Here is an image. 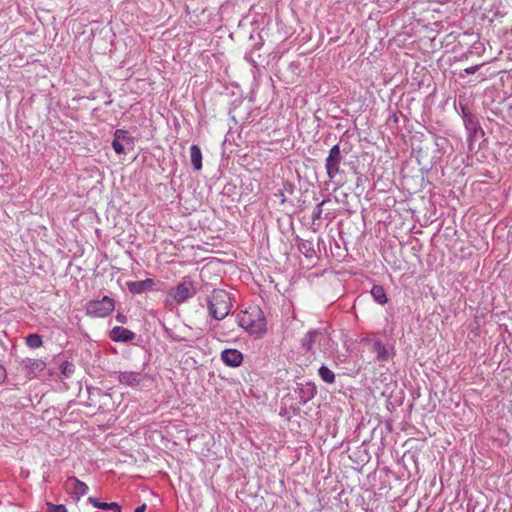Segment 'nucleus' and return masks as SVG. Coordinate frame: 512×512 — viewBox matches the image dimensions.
Instances as JSON below:
<instances>
[{
  "instance_id": "1",
  "label": "nucleus",
  "mask_w": 512,
  "mask_h": 512,
  "mask_svg": "<svg viewBox=\"0 0 512 512\" xmlns=\"http://www.w3.org/2000/svg\"><path fill=\"white\" fill-rule=\"evenodd\" d=\"M238 324L255 337H262L266 332V319L258 306L250 307L237 316Z\"/></svg>"
},
{
  "instance_id": "2",
  "label": "nucleus",
  "mask_w": 512,
  "mask_h": 512,
  "mask_svg": "<svg viewBox=\"0 0 512 512\" xmlns=\"http://www.w3.org/2000/svg\"><path fill=\"white\" fill-rule=\"evenodd\" d=\"M209 315L215 320H223L231 311L232 300L229 293L223 289H213L207 297Z\"/></svg>"
},
{
  "instance_id": "3",
  "label": "nucleus",
  "mask_w": 512,
  "mask_h": 512,
  "mask_svg": "<svg viewBox=\"0 0 512 512\" xmlns=\"http://www.w3.org/2000/svg\"><path fill=\"white\" fill-rule=\"evenodd\" d=\"M197 293L194 281L186 276L175 287L169 289L166 304L169 306L181 305L193 298Z\"/></svg>"
},
{
  "instance_id": "4",
  "label": "nucleus",
  "mask_w": 512,
  "mask_h": 512,
  "mask_svg": "<svg viewBox=\"0 0 512 512\" xmlns=\"http://www.w3.org/2000/svg\"><path fill=\"white\" fill-rule=\"evenodd\" d=\"M115 302L109 296H103L98 300H91L86 304V314L93 318H104L112 313Z\"/></svg>"
},
{
  "instance_id": "5",
  "label": "nucleus",
  "mask_w": 512,
  "mask_h": 512,
  "mask_svg": "<svg viewBox=\"0 0 512 512\" xmlns=\"http://www.w3.org/2000/svg\"><path fill=\"white\" fill-rule=\"evenodd\" d=\"M342 160L343 156L339 144L332 146L325 159L326 173L331 181H335L336 177L340 174Z\"/></svg>"
},
{
  "instance_id": "6",
  "label": "nucleus",
  "mask_w": 512,
  "mask_h": 512,
  "mask_svg": "<svg viewBox=\"0 0 512 512\" xmlns=\"http://www.w3.org/2000/svg\"><path fill=\"white\" fill-rule=\"evenodd\" d=\"M65 490L69 493L71 499L77 503L81 497L87 494L88 486L74 476H70L64 483Z\"/></svg>"
},
{
  "instance_id": "7",
  "label": "nucleus",
  "mask_w": 512,
  "mask_h": 512,
  "mask_svg": "<svg viewBox=\"0 0 512 512\" xmlns=\"http://www.w3.org/2000/svg\"><path fill=\"white\" fill-rule=\"evenodd\" d=\"M463 123L468 134L467 141L469 144V148L470 150H472V143L474 138H476L478 134L483 135L484 132L480 126L477 116L473 113L463 118Z\"/></svg>"
},
{
  "instance_id": "8",
  "label": "nucleus",
  "mask_w": 512,
  "mask_h": 512,
  "mask_svg": "<svg viewBox=\"0 0 512 512\" xmlns=\"http://www.w3.org/2000/svg\"><path fill=\"white\" fill-rule=\"evenodd\" d=\"M327 339V333L321 329H311L301 339V347L308 352L313 351L316 342L325 341Z\"/></svg>"
},
{
  "instance_id": "9",
  "label": "nucleus",
  "mask_w": 512,
  "mask_h": 512,
  "mask_svg": "<svg viewBox=\"0 0 512 512\" xmlns=\"http://www.w3.org/2000/svg\"><path fill=\"white\" fill-rule=\"evenodd\" d=\"M26 377L33 379L37 377L46 367V363L42 359L25 358L21 363Z\"/></svg>"
},
{
  "instance_id": "10",
  "label": "nucleus",
  "mask_w": 512,
  "mask_h": 512,
  "mask_svg": "<svg viewBox=\"0 0 512 512\" xmlns=\"http://www.w3.org/2000/svg\"><path fill=\"white\" fill-rule=\"evenodd\" d=\"M299 403L302 405L307 404L317 394V388L313 382H306L299 384L295 390Z\"/></svg>"
},
{
  "instance_id": "11",
  "label": "nucleus",
  "mask_w": 512,
  "mask_h": 512,
  "mask_svg": "<svg viewBox=\"0 0 512 512\" xmlns=\"http://www.w3.org/2000/svg\"><path fill=\"white\" fill-rule=\"evenodd\" d=\"M109 337L114 342L128 343L136 338V333L122 326H115L109 332Z\"/></svg>"
},
{
  "instance_id": "12",
  "label": "nucleus",
  "mask_w": 512,
  "mask_h": 512,
  "mask_svg": "<svg viewBox=\"0 0 512 512\" xmlns=\"http://www.w3.org/2000/svg\"><path fill=\"white\" fill-rule=\"evenodd\" d=\"M243 359L242 352L237 349L229 348L221 352V360L228 367L236 368L241 366Z\"/></svg>"
},
{
  "instance_id": "13",
  "label": "nucleus",
  "mask_w": 512,
  "mask_h": 512,
  "mask_svg": "<svg viewBox=\"0 0 512 512\" xmlns=\"http://www.w3.org/2000/svg\"><path fill=\"white\" fill-rule=\"evenodd\" d=\"M156 281L152 278H147L140 281H129L127 282V288L132 294H142L147 291L155 290L154 286Z\"/></svg>"
},
{
  "instance_id": "14",
  "label": "nucleus",
  "mask_w": 512,
  "mask_h": 512,
  "mask_svg": "<svg viewBox=\"0 0 512 512\" xmlns=\"http://www.w3.org/2000/svg\"><path fill=\"white\" fill-rule=\"evenodd\" d=\"M118 381L122 385L135 387L142 381V375L140 372L135 371H121L118 372Z\"/></svg>"
},
{
  "instance_id": "15",
  "label": "nucleus",
  "mask_w": 512,
  "mask_h": 512,
  "mask_svg": "<svg viewBox=\"0 0 512 512\" xmlns=\"http://www.w3.org/2000/svg\"><path fill=\"white\" fill-rule=\"evenodd\" d=\"M373 351L376 353V360L381 363L387 362L394 354V348L386 347L381 340L373 342Z\"/></svg>"
},
{
  "instance_id": "16",
  "label": "nucleus",
  "mask_w": 512,
  "mask_h": 512,
  "mask_svg": "<svg viewBox=\"0 0 512 512\" xmlns=\"http://www.w3.org/2000/svg\"><path fill=\"white\" fill-rule=\"evenodd\" d=\"M297 248L301 254L306 258H313L315 256V249L312 240L302 239L299 236L296 237Z\"/></svg>"
},
{
  "instance_id": "17",
  "label": "nucleus",
  "mask_w": 512,
  "mask_h": 512,
  "mask_svg": "<svg viewBox=\"0 0 512 512\" xmlns=\"http://www.w3.org/2000/svg\"><path fill=\"white\" fill-rule=\"evenodd\" d=\"M202 152L197 144H192L190 147V161L194 170L199 171L202 169Z\"/></svg>"
},
{
  "instance_id": "18",
  "label": "nucleus",
  "mask_w": 512,
  "mask_h": 512,
  "mask_svg": "<svg viewBox=\"0 0 512 512\" xmlns=\"http://www.w3.org/2000/svg\"><path fill=\"white\" fill-rule=\"evenodd\" d=\"M88 502L91 503L95 508L102 510H113L114 512H122L121 506L116 502H101L95 497H89Z\"/></svg>"
},
{
  "instance_id": "19",
  "label": "nucleus",
  "mask_w": 512,
  "mask_h": 512,
  "mask_svg": "<svg viewBox=\"0 0 512 512\" xmlns=\"http://www.w3.org/2000/svg\"><path fill=\"white\" fill-rule=\"evenodd\" d=\"M370 294L373 300L379 305H385L388 302L386 291L381 285H373Z\"/></svg>"
},
{
  "instance_id": "20",
  "label": "nucleus",
  "mask_w": 512,
  "mask_h": 512,
  "mask_svg": "<svg viewBox=\"0 0 512 512\" xmlns=\"http://www.w3.org/2000/svg\"><path fill=\"white\" fill-rule=\"evenodd\" d=\"M114 138L119 140L122 143H125L127 146L133 148L134 147V137H132L128 131L124 129H116L114 132Z\"/></svg>"
},
{
  "instance_id": "21",
  "label": "nucleus",
  "mask_w": 512,
  "mask_h": 512,
  "mask_svg": "<svg viewBox=\"0 0 512 512\" xmlns=\"http://www.w3.org/2000/svg\"><path fill=\"white\" fill-rule=\"evenodd\" d=\"M318 375L327 384H333L336 379L335 373L324 364L319 367Z\"/></svg>"
},
{
  "instance_id": "22",
  "label": "nucleus",
  "mask_w": 512,
  "mask_h": 512,
  "mask_svg": "<svg viewBox=\"0 0 512 512\" xmlns=\"http://www.w3.org/2000/svg\"><path fill=\"white\" fill-rule=\"evenodd\" d=\"M25 344L30 349H37L43 345L42 336L38 333H30L25 337Z\"/></svg>"
},
{
  "instance_id": "23",
  "label": "nucleus",
  "mask_w": 512,
  "mask_h": 512,
  "mask_svg": "<svg viewBox=\"0 0 512 512\" xmlns=\"http://www.w3.org/2000/svg\"><path fill=\"white\" fill-rule=\"evenodd\" d=\"M164 332L166 334V336L171 340V341H174V342H188L190 341L191 339L189 337H187L186 335H183L181 333H177L175 331H173L172 329L170 328H167V327H164Z\"/></svg>"
},
{
  "instance_id": "24",
  "label": "nucleus",
  "mask_w": 512,
  "mask_h": 512,
  "mask_svg": "<svg viewBox=\"0 0 512 512\" xmlns=\"http://www.w3.org/2000/svg\"><path fill=\"white\" fill-rule=\"evenodd\" d=\"M327 200H322L320 203H318L313 212H312V221L313 223H315L316 221L320 220L321 219V216H322V207L326 204Z\"/></svg>"
},
{
  "instance_id": "25",
  "label": "nucleus",
  "mask_w": 512,
  "mask_h": 512,
  "mask_svg": "<svg viewBox=\"0 0 512 512\" xmlns=\"http://www.w3.org/2000/svg\"><path fill=\"white\" fill-rule=\"evenodd\" d=\"M60 369L61 373L68 378L74 373L75 367L72 363L65 361L61 364Z\"/></svg>"
},
{
  "instance_id": "26",
  "label": "nucleus",
  "mask_w": 512,
  "mask_h": 512,
  "mask_svg": "<svg viewBox=\"0 0 512 512\" xmlns=\"http://www.w3.org/2000/svg\"><path fill=\"white\" fill-rule=\"evenodd\" d=\"M46 506L47 512H68L66 506L63 504H53L48 502Z\"/></svg>"
},
{
  "instance_id": "27",
  "label": "nucleus",
  "mask_w": 512,
  "mask_h": 512,
  "mask_svg": "<svg viewBox=\"0 0 512 512\" xmlns=\"http://www.w3.org/2000/svg\"><path fill=\"white\" fill-rule=\"evenodd\" d=\"M112 148L118 155L125 154L124 144L115 138L112 141Z\"/></svg>"
},
{
  "instance_id": "28",
  "label": "nucleus",
  "mask_w": 512,
  "mask_h": 512,
  "mask_svg": "<svg viewBox=\"0 0 512 512\" xmlns=\"http://www.w3.org/2000/svg\"><path fill=\"white\" fill-rule=\"evenodd\" d=\"M483 64H477V65H473V66H470V67H467L463 70V72L460 74V77H464V75H471V74H474L476 73L480 67H482Z\"/></svg>"
},
{
  "instance_id": "29",
  "label": "nucleus",
  "mask_w": 512,
  "mask_h": 512,
  "mask_svg": "<svg viewBox=\"0 0 512 512\" xmlns=\"http://www.w3.org/2000/svg\"><path fill=\"white\" fill-rule=\"evenodd\" d=\"M289 192V193H292L293 192V185L291 183H286L284 185V189L282 190H279V193L276 194L277 196H280L281 197V203H284L286 201L285 197H284V193L285 192Z\"/></svg>"
},
{
  "instance_id": "30",
  "label": "nucleus",
  "mask_w": 512,
  "mask_h": 512,
  "mask_svg": "<svg viewBox=\"0 0 512 512\" xmlns=\"http://www.w3.org/2000/svg\"><path fill=\"white\" fill-rule=\"evenodd\" d=\"M458 107H459L462 119L467 117L468 115L472 114V112L469 110L467 104L463 103L462 101L458 102Z\"/></svg>"
},
{
  "instance_id": "31",
  "label": "nucleus",
  "mask_w": 512,
  "mask_h": 512,
  "mask_svg": "<svg viewBox=\"0 0 512 512\" xmlns=\"http://www.w3.org/2000/svg\"><path fill=\"white\" fill-rule=\"evenodd\" d=\"M330 337L327 335V339L325 341H321V342H316V344L319 346V349L321 351H326L328 349V346L330 344Z\"/></svg>"
},
{
  "instance_id": "32",
  "label": "nucleus",
  "mask_w": 512,
  "mask_h": 512,
  "mask_svg": "<svg viewBox=\"0 0 512 512\" xmlns=\"http://www.w3.org/2000/svg\"><path fill=\"white\" fill-rule=\"evenodd\" d=\"M115 319H116L117 322H119L121 324H125L127 322V316L122 314V313H118L115 316Z\"/></svg>"
},
{
  "instance_id": "33",
  "label": "nucleus",
  "mask_w": 512,
  "mask_h": 512,
  "mask_svg": "<svg viewBox=\"0 0 512 512\" xmlns=\"http://www.w3.org/2000/svg\"><path fill=\"white\" fill-rule=\"evenodd\" d=\"M6 378V370L5 368L0 365V383H2Z\"/></svg>"
},
{
  "instance_id": "34",
  "label": "nucleus",
  "mask_w": 512,
  "mask_h": 512,
  "mask_svg": "<svg viewBox=\"0 0 512 512\" xmlns=\"http://www.w3.org/2000/svg\"><path fill=\"white\" fill-rule=\"evenodd\" d=\"M398 120H399V118H398L397 113H393L392 115H390V117H389V120H388V121H389V122H393V123L397 124V123H398Z\"/></svg>"
},
{
  "instance_id": "35",
  "label": "nucleus",
  "mask_w": 512,
  "mask_h": 512,
  "mask_svg": "<svg viewBox=\"0 0 512 512\" xmlns=\"http://www.w3.org/2000/svg\"><path fill=\"white\" fill-rule=\"evenodd\" d=\"M146 508H147L146 504H142V505L138 506V507L134 510V512H145V511H146Z\"/></svg>"
},
{
  "instance_id": "36",
  "label": "nucleus",
  "mask_w": 512,
  "mask_h": 512,
  "mask_svg": "<svg viewBox=\"0 0 512 512\" xmlns=\"http://www.w3.org/2000/svg\"><path fill=\"white\" fill-rule=\"evenodd\" d=\"M245 59H246L249 63H251L253 66H256V62H255L253 59L248 58L247 56L245 57Z\"/></svg>"
}]
</instances>
